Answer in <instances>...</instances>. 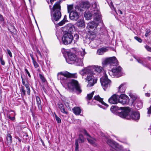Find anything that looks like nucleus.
Listing matches in <instances>:
<instances>
[{"mask_svg": "<svg viewBox=\"0 0 151 151\" xmlns=\"http://www.w3.org/2000/svg\"><path fill=\"white\" fill-rule=\"evenodd\" d=\"M120 109L122 111L118 112V115L121 117L135 121L139 119L140 114L138 112L131 111L130 108L128 107H120Z\"/></svg>", "mask_w": 151, "mask_h": 151, "instance_id": "nucleus-1", "label": "nucleus"}, {"mask_svg": "<svg viewBox=\"0 0 151 151\" xmlns=\"http://www.w3.org/2000/svg\"><path fill=\"white\" fill-rule=\"evenodd\" d=\"M61 1H57L53 5L51 9V19L52 21H58L61 17V13L60 12L61 6L60 4Z\"/></svg>", "mask_w": 151, "mask_h": 151, "instance_id": "nucleus-2", "label": "nucleus"}, {"mask_svg": "<svg viewBox=\"0 0 151 151\" xmlns=\"http://www.w3.org/2000/svg\"><path fill=\"white\" fill-rule=\"evenodd\" d=\"M93 9L91 11L92 14L86 12L84 16L87 19H89L92 15H94L95 19L98 22L101 20V15L99 10V6L96 3H94L92 5Z\"/></svg>", "mask_w": 151, "mask_h": 151, "instance_id": "nucleus-3", "label": "nucleus"}, {"mask_svg": "<svg viewBox=\"0 0 151 151\" xmlns=\"http://www.w3.org/2000/svg\"><path fill=\"white\" fill-rule=\"evenodd\" d=\"M69 77L76 78L77 76L76 74H71L67 71L61 72L58 74V79L60 80V82L62 85L67 83L68 78Z\"/></svg>", "mask_w": 151, "mask_h": 151, "instance_id": "nucleus-4", "label": "nucleus"}, {"mask_svg": "<svg viewBox=\"0 0 151 151\" xmlns=\"http://www.w3.org/2000/svg\"><path fill=\"white\" fill-rule=\"evenodd\" d=\"M94 20L98 22H95L94 21H93L89 22L87 26V28L88 29V32L90 34V37L91 39H94L96 37V33L95 32V29L98 25L99 23L101 22L97 21L95 19Z\"/></svg>", "mask_w": 151, "mask_h": 151, "instance_id": "nucleus-5", "label": "nucleus"}, {"mask_svg": "<svg viewBox=\"0 0 151 151\" xmlns=\"http://www.w3.org/2000/svg\"><path fill=\"white\" fill-rule=\"evenodd\" d=\"M68 86L71 91H73L74 89H75L79 93L82 91L78 82L76 80H72L71 81L68 83Z\"/></svg>", "mask_w": 151, "mask_h": 151, "instance_id": "nucleus-6", "label": "nucleus"}, {"mask_svg": "<svg viewBox=\"0 0 151 151\" xmlns=\"http://www.w3.org/2000/svg\"><path fill=\"white\" fill-rule=\"evenodd\" d=\"M122 68L120 66L113 68L108 71L109 75L112 77L118 78L122 76Z\"/></svg>", "mask_w": 151, "mask_h": 151, "instance_id": "nucleus-7", "label": "nucleus"}, {"mask_svg": "<svg viewBox=\"0 0 151 151\" xmlns=\"http://www.w3.org/2000/svg\"><path fill=\"white\" fill-rule=\"evenodd\" d=\"M75 11H72L69 13V18L71 20L76 21L79 18L78 11L82 12L83 9H81L78 6H75Z\"/></svg>", "mask_w": 151, "mask_h": 151, "instance_id": "nucleus-8", "label": "nucleus"}, {"mask_svg": "<svg viewBox=\"0 0 151 151\" xmlns=\"http://www.w3.org/2000/svg\"><path fill=\"white\" fill-rule=\"evenodd\" d=\"M73 40V37L71 33L66 31L65 32L62 37V40L63 44L65 45L70 44Z\"/></svg>", "mask_w": 151, "mask_h": 151, "instance_id": "nucleus-9", "label": "nucleus"}, {"mask_svg": "<svg viewBox=\"0 0 151 151\" xmlns=\"http://www.w3.org/2000/svg\"><path fill=\"white\" fill-rule=\"evenodd\" d=\"M102 63L104 65L110 64L111 66H116L118 65V62L116 57H113L105 59L104 60Z\"/></svg>", "mask_w": 151, "mask_h": 151, "instance_id": "nucleus-10", "label": "nucleus"}, {"mask_svg": "<svg viewBox=\"0 0 151 151\" xmlns=\"http://www.w3.org/2000/svg\"><path fill=\"white\" fill-rule=\"evenodd\" d=\"M100 82L103 89L105 90V89L110 86L111 81L109 79L105 73L104 76L100 79Z\"/></svg>", "mask_w": 151, "mask_h": 151, "instance_id": "nucleus-11", "label": "nucleus"}, {"mask_svg": "<svg viewBox=\"0 0 151 151\" xmlns=\"http://www.w3.org/2000/svg\"><path fill=\"white\" fill-rule=\"evenodd\" d=\"M86 81L88 82L87 86L91 87L93 86L96 83L97 79L96 78H94L93 73L87 75L86 78Z\"/></svg>", "mask_w": 151, "mask_h": 151, "instance_id": "nucleus-12", "label": "nucleus"}, {"mask_svg": "<svg viewBox=\"0 0 151 151\" xmlns=\"http://www.w3.org/2000/svg\"><path fill=\"white\" fill-rule=\"evenodd\" d=\"M68 58L66 59L67 63L70 64H73L77 58V56L74 54L68 53Z\"/></svg>", "mask_w": 151, "mask_h": 151, "instance_id": "nucleus-13", "label": "nucleus"}, {"mask_svg": "<svg viewBox=\"0 0 151 151\" xmlns=\"http://www.w3.org/2000/svg\"><path fill=\"white\" fill-rule=\"evenodd\" d=\"M85 138L83 135L81 134H80L79 135L78 138L76 139L75 141V150L78 151L79 148L78 143H83L84 142Z\"/></svg>", "mask_w": 151, "mask_h": 151, "instance_id": "nucleus-14", "label": "nucleus"}, {"mask_svg": "<svg viewBox=\"0 0 151 151\" xmlns=\"http://www.w3.org/2000/svg\"><path fill=\"white\" fill-rule=\"evenodd\" d=\"M93 68L91 66L85 68L80 71V73L82 76H84L86 74L88 75L93 73Z\"/></svg>", "mask_w": 151, "mask_h": 151, "instance_id": "nucleus-15", "label": "nucleus"}, {"mask_svg": "<svg viewBox=\"0 0 151 151\" xmlns=\"http://www.w3.org/2000/svg\"><path fill=\"white\" fill-rule=\"evenodd\" d=\"M83 133L84 134L87 136V139L88 142L90 144L94 145L95 144L96 140L94 138L91 137L90 135L84 129L83 130Z\"/></svg>", "mask_w": 151, "mask_h": 151, "instance_id": "nucleus-16", "label": "nucleus"}, {"mask_svg": "<svg viewBox=\"0 0 151 151\" xmlns=\"http://www.w3.org/2000/svg\"><path fill=\"white\" fill-rule=\"evenodd\" d=\"M128 98L124 94H121L119 99V101L122 104H125L128 103Z\"/></svg>", "mask_w": 151, "mask_h": 151, "instance_id": "nucleus-17", "label": "nucleus"}, {"mask_svg": "<svg viewBox=\"0 0 151 151\" xmlns=\"http://www.w3.org/2000/svg\"><path fill=\"white\" fill-rule=\"evenodd\" d=\"M118 97V96H117L116 94H114L109 99L108 101L111 104H116L119 102Z\"/></svg>", "mask_w": 151, "mask_h": 151, "instance_id": "nucleus-18", "label": "nucleus"}, {"mask_svg": "<svg viewBox=\"0 0 151 151\" xmlns=\"http://www.w3.org/2000/svg\"><path fill=\"white\" fill-rule=\"evenodd\" d=\"M94 100H97L99 101L102 105H104L105 106H106V107H108V105L107 104H106L103 101V99L100 98L99 95H97L96 96H95L94 97L93 99V101Z\"/></svg>", "mask_w": 151, "mask_h": 151, "instance_id": "nucleus-19", "label": "nucleus"}, {"mask_svg": "<svg viewBox=\"0 0 151 151\" xmlns=\"http://www.w3.org/2000/svg\"><path fill=\"white\" fill-rule=\"evenodd\" d=\"M83 58L78 57L76 58V60L75 61L74 64H76V65L78 66H82L83 65Z\"/></svg>", "mask_w": 151, "mask_h": 151, "instance_id": "nucleus-20", "label": "nucleus"}, {"mask_svg": "<svg viewBox=\"0 0 151 151\" xmlns=\"http://www.w3.org/2000/svg\"><path fill=\"white\" fill-rule=\"evenodd\" d=\"M90 6V4L89 2L88 1H85L81 5V6L79 7L80 8L83 9V11H84V9H87L89 8V7Z\"/></svg>", "mask_w": 151, "mask_h": 151, "instance_id": "nucleus-21", "label": "nucleus"}, {"mask_svg": "<svg viewBox=\"0 0 151 151\" xmlns=\"http://www.w3.org/2000/svg\"><path fill=\"white\" fill-rule=\"evenodd\" d=\"M76 25L79 27H84L85 24L83 19H79L76 23Z\"/></svg>", "mask_w": 151, "mask_h": 151, "instance_id": "nucleus-22", "label": "nucleus"}, {"mask_svg": "<svg viewBox=\"0 0 151 151\" xmlns=\"http://www.w3.org/2000/svg\"><path fill=\"white\" fill-rule=\"evenodd\" d=\"M68 32L71 33L73 30L74 27V25L71 23H69L67 24L65 27Z\"/></svg>", "mask_w": 151, "mask_h": 151, "instance_id": "nucleus-23", "label": "nucleus"}, {"mask_svg": "<svg viewBox=\"0 0 151 151\" xmlns=\"http://www.w3.org/2000/svg\"><path fill=\"white\" fill-rule=\"evenodd\" d=\"M58 107L60 109L61 112L64 114H67L68 113V112L66 111L65 107L63 105L60 103H58Z\"/></svg>", "mask_w": 151, "mask_h": 151, "instance_id": "nucleus-24", "label": "nucleus"}, {"mask_svg": "<svg viewBox=\"0 0 151 151\" xmlns=\"http://www.w3.org/2000/svg\"><path fill=\"white\" fill-rule=\"evenodd\" d=\"M108 47H103L98 50L97 53L99 55H102L104 52L108 51Z\"/></svg>", "mask_w": 151, "mask_h": 151, "instance_id": "nucleus-25", "label": "nucleus"}, {"mask_svg": "<svg viewBox=\"0 0 151 151\" xmlns=\"http://www.w3.org/2000/svg\"><path fill=\"white\" fill-rule=\"evenodd\" d=\"M125 85L122 84L119 87L118 92L121 93H123L125 92Z\"/></svg>", "mask_w": 151, "mask_h": 151, "instance_id": "nucleus-26", "label": "nucleus"}, {"mask_svg": "<svg viewBox=\"0 0 151 151\" xmlns=\"http://www.w3.org/2000/svg\"><path fill=\"white\" fill-rule=\"evenodd\" d=\"M72 110L74 113L76 115H79L81 111L80 108L78 107H74Z\"/></svg>", "mask_w": 151, "mask_h": 151, "instance_id": "nucleus-27", "label": "nucleus"}, {"mask_svg": "<svg viewBox=\"0 0 151 151\" xmlns=\"http://www.w3.org/2000/svg\"><path fill=\"white\" fill-rule=\"evenodd\" d=\"M36 99L38 107L39 109H41L42 108V105L40 99L38 96H36Z\"/></svg>", "mask_w": 151, "mask_h": 151, "instance_id": "nucleus-28", "label": "nucleus"}, {"mask_svg": "<svg viewBox=\"0 0 151 151\" xmlns=\"http://www.w3.org/2000/svg\"><path fill=\"white\" fill-rule=\"evenodd\" d=\"M135 102H136V106L138 109H140L142 107L143 103L141 101L138 99Z\"/></svg>", "mask_w": 151, "mask_h": 151, "instance_id": "nucleus-29", "label": "nucleus"}, {"mask_svg": "<svg viewBox=\"0 0 151 151\" xmlns=\"http://www.w3.org/2000/svg\"><path fill=\"white\" fill-rule=\"evenodd\" d=\"M94 91H93L91 93L88 94L87 97H86L87 101H88V103H89V101H90L91 99H92L93 96L94 94Z\"/></svg>", "mask_w": 151, "mask_h": 151, "instance_id": "nucleus-30", "label": "nucleus"}, {"mask_svg": "<svg viewBox=\"0 0 151 151\" xmlns=\"http://www.w3.org/2000/svg\"><path fill=\"white\" fill-rule=\"evenodd\" d=\"M107 143L109 145L113 148L115 146V142L110 139L107 140Z\"/></svg>", "mask_w": 151, "mask_h": 151, "instance_id": "nucleus-31", "label": "nucleus"}, {"mask_svg": "<svg viewBox=\"0 0 151 151\" xmlns=\"http://www.w3.org/2000/svg\"><path fill=\"white\" fill-rule=\"evenodd\" d=\"M86 53L85 52V49H82V51H80L79 52L78 55L79 57L83 58L84 56L85 55Z\"/></svg>", "mask_w": 151, "mask_h": 151, "instance_id": "nucleus-32", "label": "nucleus"}, {"mask_svg": "<svg viewBox=\"0 0 151 151\" xmlns=\"http://www.w3.org/2000/svg\"><path fill=\"white\" fill-rule=\"evenodd\" d=\"M67 22V16L66 15H65L64 16L63 19L62 21L59 22L58 23V25L59 26H62L65 24V22Z\"/></svg>", "mask_w": 151, "mask_h": 151, "instance_id": "nucleus-33", "label": "nucleus"}, {"mask_svg": "<svg viewBox=\"0 0 151 151\" xmlns=\"http://www.w3.org/2000/svg\"><path fill=\"white\" fill-rule=\"evenodd\" d=\"M6 140L9 144H11L12 142V137L9 134H8L6 136Z\"/></svg>", "mask_w": 151, "mask_h": 151, "instance_id": "nucleus-34", "label": "nucleus"}, {"mask_svg": "<svg viewBox=\"0 0 151 151\" xmlns=\"http://www.w3.org/2000/svg\"><path fill=\"white\" fill-rule=\"evenodd\" d=\"M129 96L131 97L133 100V102H135V101L138 100V99L137 97L132 93H129Z\"/></svg>", "mask_w": 151, "mask_h": 151, "instance_id": "nucleus-35", "label": "nucleus"}, {"mask_svg": "<svg viewBox=\"0 0 151 151\" xmlns=\"http://www.w3.org/2000/svg\"><path fill=\"white\" fill-rule=\"evenodd\" d=\"M67 9L68 12L70 13L72 11H75V9L73 10V4L67 5Z\"/></svg>", "mask_w": 151, "mask_h": 151, "instance_id": "nucleus-36", "label": "nucleus"}, {"mask_svg": "<svg viewBox=\"0 0 151 151\" xmlns=\"http://www.w3.org/2000/svg\"><path fill=\"white\" fill-rule=\"evenodd\" d=\"M94 69L96 71L99 73L101 71L102 68L100 66H95V68H94Z\"/></svg>", "mask_w": 151, "mask_h": 151, "instance_id": "nucleus-37", "label": "nucleus"}, {"mask_svg": "<svg viewBox=\"0 0 151 151\" xmlns=\"http://www.w3.org/2000/svg\"><path fill=\"white\" fill-rule=\"evenodd\" d=\"M26 87L27 90V93L28 95H29L30 94V89L28 83H27L23 85Z\"/></svg>", "mask_w": 151, "mask_h": 151, "instance_id": "nucleus-38", "label": "nucleus"}, {"mask_svg": "<svg viewBox=\"0 0 151 151\" xmlns=\"http://www.w3.org/2000/svg\"><path fill=\"white\" fill-rule=\"evenodd\" d=\"M117 109H118V107L115 106H112L111 107L110 110L112 113H114L116 112Z\"/></svg>", "mask_w": 151, "mask_h": 151, "instance_id": "nucleus-39", "label": "nucleus"}, {"mask_svg": "<svg viewBox=\"0 0 151 151\" xmlns=\"http://www.w3.org/2000/svg\"><path fill=\"white\" fill-rule=\"evenodd\" d=\"M33 60V64L34 65V66L35 68H37L39 67V65L37 62L34 60L33 58V56H31Z\"/></svg>", "mask_w": 151, "mask_h": 151, "instance_id": "nucleus-40", "label": "nucleus"}, {"mask_svg": "<svg viewBox=\"0 0 151 151\" xmlns=\"http://www.w3.org/2000/svg\"><path fill=\"white\" fill-rule=\"evenodd\" d=\"M21 78L22 80V83L23 85L27 83H28L27 80L26 78H23L22 76H21Z\"/></svg>", "mask_w": 151, "mask_h": 151, "instance_id": "nucleus-41", "label": "nucleus"}, {"mask_svg": "<svg viewBox=\"0 0 151 151\" xmlns=\"http://www.w3.org/2000/svg\"><path fill=\"white\" fill-rule=\"evenodd\" d=\"M39 76L42 82H45L46 81V80L43 76L41 74H39Z\"/></svg>", "mask_w": 151, "mask_h": 151, "instance_id": "nucleus-42", "label": "nucleus"}, {"mask_svg": "<svg viewBox=\"0 0 151 151\" xmlns=\"http://www.w3.org/2000/svg\"><path fill=\"white\" fill-rule=\"evenodd\" d=\"M55 119L57 122L58 123H60L61 122V120L60 119L58 116H57L56 114H55Z\"/></svg>", "mask_w": 151, "mask_h": 151, "instance_id": "nucleus-43", "label": "nucleus"}, {"mask_svg": "<svg viewBox=\"0 0 151 151\" xmlns=\"http://www.w3.org/2000/svg\"><path fill=\"white\" fill-rule=\"evenodd\" d=\"M150 29H147L146 30L145 36L146 37H148L149 35H150Z\"/></svg>", "mask_w": 151, "mask_h": 151, "instance_id": "nucleus-44", "label": "nucleus"}, {"mask_svg": "<svg viewBox=\"0 0 151 151\" xmlns=\"http://www.w3.org/2000/svg\"><path fill=\"white\" fill-rule=\"evenodd\" d=\"M137 62L139 63L142 64L145 67H147V65L146 64L144 63L143 62H142V61L140 59H137Z\"/></svg>", "mask_w": 151, "mask_h": 151, "instance_id": "nucleus-45", "label": "nucleus"}, {"mask_svg": "<svg viewBox=\"0 0 151 151\" xmlns=\"http://www.w3.org/2000/svg\"><path fill=\"white\" fill-rule=\"evenodd\" d=\"M144 47L147 51L151 52V47L147 45H145Z\"/></svg>", "mask_w": 151, "mask_h": 151, "instance_id": "nucleus-46", "label": "nucleus"}, {"mask_svg": "<svg viewBox=\"0 0 151 151\" xmlns=\"http://www.w3.org/2000/svg\"><path fill=\"white\" fill-rule=\"evenodd\" d=\"M21 91L22 92V95L25 96V90H24L23 87H22L21 88Z\"/></svg>", "mask_w": 151, "mask_h": 151, "instance_id": "nucleus-47", "label": "nucleus"}, {"mask_svg": "<svg viewBox=\"0 0 151 151\" xmlns=\"http://www.w3.org/2000/svg\"><path fill=\"white\" fill-rule=\"evenodd\" d=\"M4 19L3 17V16L0 14V23H1L4 22Z\"/></svg>", "mask_w": 151, "mask_h": 151, "instance_id": "nucleus-48", "label": "nucleus"}, {"mask_svg": "<svg viewBox=\"0 0 151 151\" xmlns=\"http://www.w3.org/2000/svg\"><path fill=\"white\" fill-rule=\"evenodd\" d=\"M134 38L135 40H137L138 42H142V39L140 38L137 37H134Z\"/></svg>", "mask_w": 151, "mask_h": 151, "instance_id": "nucleus-49", "label": "nucleus"}, {"mask_svg": "<svg viewBox=\"0 0 151 151\" xmlns=\"http://www.w3.org/2000/svg\"><path fill=\"white\" fill-rule=\"evenodd\" d=\"M7 53L9 55L10 57L12 58V56L11 52L10 50L9 49H7Z\"/></svg>", "mask_w": 151, "mask_h": 151, "instance_id": "nucleus-50", "label": "nucleus"}, {"mask_svg": "<svg viewBox=\"0 0 151 151\" xmlns=\"http://www.w3.org/2000/svg\"><path fill=\"white\" fill-rule=\"evenodd\" d=\"M37 53L40 55V57L41 58H42V55L40 51L38 49H37Z\"/></svg>", "mask_w": 151, "mask_h": 151, "instance_id": "nucleus-51", "label": "nucleus"}, {"mask_svg": "<svg viewBox=\"0 0 151 151\" xmlns=\"http://www.w3.org/2000/svg\"><path fill=\"white\" fill-rule=\"evenodd\" d=\"M79 38V36L78 35L76 34L74 35V37H73V39H76L77 40Z\"/></svg>", "mask_w": 151, "mask_h": 151, "instance_id": "nucleus-52", "label": "nucleus"}, {"mask_svg": "<svg viewBox=\"0 0 151 151\" xmlns=\"http://www.w3.org/2000/svg\"><path fill=\"white\" fill-rule=\"evenodd\" d=\"M0 61L1 63V64L3 65H5V62L4 61V60H3V58L2 57H1L0 58Z\"/></svg>", "mask_w": 151, "mask_h": 151, "instance_id": "nucleus-53", "label": "nucleus"}, {"mask_svg": "<svg viewBox=\"0 0 151 151\" xmlns=\"http://www.w3.org/2000/svg\"><path fill=\"white\" fill-rule=\"evenodd\" d=\"M8 117L12 121H14L15 119V118L14 117H11L9 115L8 116Z\"/></svg>", "mask_w": 151, "mask_h": 151, "instance_id": "nucleus-54", "label": "nucleus"}, {"mask_svg": "<svg viewBox=\"0 0 151 151\" xmlns=\"http://www.w3.org/2000/svg\"><path fill=\"white\" fill-rule=\"evenodd\" d=\"M25 70L27 74L29 77H31V75H30L29 72L28 71V70L27 69H25Z\"/></svg>", "mask_w": 151, "mask_h": 151, "instance_id": "nucleus-55", "label": "nucleus"}, {"mask_svg": "<svg viewBox=\"0 0 151 151\" xmlns=\"http://www.w3.org/2000/svg\"><path fill=\"white\" fill-rule=\"evenodd\" d=\"M145 95L147 97H149L150 96V94L149 93H146Z\"/></svg>", "mask_w": 151, "mask_h": 151, "instance_id": "nucleus-56", "label": "nucleus"}, {"mask_svg": "<svg viewBox=\"0 0 151 151\" xmlns=\"http://www.w3.org/2000/svg\"><path fill=\"white\" fill-rule=\"evenodd\" d=\"M118 12L119 13V14H122V11H121V10H119L118 11Z\"/></svg>", "mask_w": 151, "mask_h": 151, "instance_id": "nucleus-57", "label": "nucleus"}, {"mask_svg": "<svg viewBox=\"0 0 151 151\" xmlns=\"http://www.w3.org/2000/svg\"><path fill=\"white\" fill-rule=\"evenodd\" d=\"M110 4H111V6H112L113 7H114L113 5L111 2Z\"/></svg>", "mask_w": 151, "mask_h": 151, "instance_id": "nucleus-58", "label": "nucleus"}, {"mask_svg": "<svg viewBox=\"0 0 151 151\" xmlns=\"http://www.w3.org/2000/svg\"><path fill=\"white\" fill-rule=\"evenodd\" d=\"M43 90H44V92H46L45 91H46V90L45 89V88H43Z\"/></svg>", "mask_w": 151, "mask_h": 151, "instance_id": "nucleus-59", "label": "nucleus"}, {"mask_svg": "<svg viewBox=\"0 0 151 151\" xmlns=\"http://www.w3.org/2000/svg\"><path fill=\"white\" fill-rule=\"evenodd\" d=\"M51 5H50L49 6V7H50V9H51V10L52 9V8H51Z\"/></svg>", "mask_w": 151, "mask_h": 151, "instance_id": "nucleus-60", "label": "nucleus"}, {"mask_svg": "<svg viewBox=\"0 0 151 151\" xmlns=\"http://www.w3.org/2000/svg\"><path fill=\"white\" fill-rule=\"evenodd\" d=\"M18 140H19L20 142H21V139H20V138H18Z\"/></svg>", "mask_w": 151, "mask_h": 151, "instance_id": "nucleus-61", "label": "nucleus"}, {"mask_svg": "<svg viewBox=\"0 0 151 151\" xmlns=\"http://www.w3.org/2000/svg\"><path fill=\"white\" fill-rule=\"evenodd\" d=\"M148 59L149 60H151V57H149L148 58Z\"/></svg>", "mask_w": 151, "mask_h": 151, "instance_id": "nucleus-62", "label": "nucleus"}, {"mask_svg": "<svg viewBox=\"0 0 151 151\" xmlns=\"http://www.w3.org/2000/svg\"><path fill=\"white\" fill-rule=\"evenodd\" d=\"M62 52H63V53H65V52H63V50H62Z\"/></svg>", "mask_w": 151, "mask_h": 151, "instance_id": "nucleus-63", "label": "nucleus"}, {"mask_svg": "<svg viewBox=\"0 0 151 151\" xmlns=\"http://www.w3.org/2000/svg\"><path fill=\"white\" fill-rule=\"evenodd\" d=\"M37 124L38 125H39V123H37Z\"/></svg>", "mask_w": 151, "mask_h": 151, "instance_id": "nucleus-64", "label": "nucleus"}]
</instances>
